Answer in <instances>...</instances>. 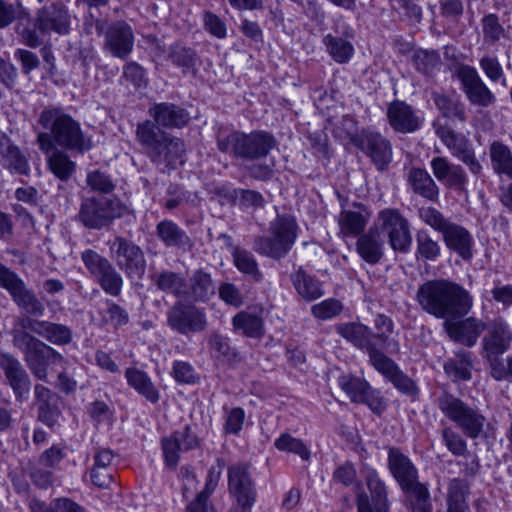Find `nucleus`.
Instances as JSON below:
<instances>
[{
	"instance_id": "nucleus-1",
	"label": "nucleus",
	"mask_w": 512,
	"mask_h": 512,
	"mask_svg": "<svg viewBox=\"0 0 512 512\" xmlns=\"http://www.w3.org/2000/svg\"><path fill=\"white\" fill-rule=\"evenodd\" d=\"M415 299L421 309L437 319L467 316L473 308V296L457 282L440 278L419 286Z\"/></svg>"
},
{
	"instance_id": "nucleus-2",
	"label": "nucleus",
	"mask_w": 512,
	"mask_h": 512,
	"mask_svg": "<svg viewBox=\"0 0 512 512\" xmlns=\"http://www.w3.org/2000/svg\"><path fill=\"white\" fill-rule=\"evenodd\" d=\"M216 140L219 151L247 161L266 157L277 144L275 137L267 131L244 133L227 127L218 129Z\"/></svg>"
},
{
	"instance_id": "nucleus-3",
	"label": "nucleus",
	"mask_w": 512,
	"mask_h": 512,
	"mask_svg": "<svg viewBox=\"0 0 512 512\" xmlns=\"http://www.w3.org/2000/svg\"><path fill=\"white\" fill-rule=\"evenodd\" d=\"M419 219L442 235L446 248L465 261L473 258L474 238L464 226L453 222L440 210L432 206H422L417 211Z\"/></svg>"
},
{
	"instance_id": "nucleus-4",
	"label": "nucleus",
	"mask_w": 512,
	"mask_h": 512,
	"mask_svg": "<svg viewBox=\"0 0 512 512\" xmlns=\"http://www.w3.org/2000/svg\"><path fill=\"white\" fill-rule=\"evenodd\" d=\"M441 413L469 439H477L485 433L488 420L475 404L468 403L447 390L436 398Z\"/></svg>"
},
{
	"instance_id": "nucleus-5",
	"label": "nucleus",
	"mask_w": 512,
	"mask_h": 512,
	"mask_svg": "<svg viewBox=\"0 0 512 512\" xmlns=\"http://www.w3.org/2000/svg\"><path fill=\"white\" fill-rule=\"evenodd\" d=\"M39 123L53 134L54 142L62 148L83 153L92 147L90 138L84 135L80 124L62 108L44 109L39 116Z\"/></svg>"
},
{
	"instance_id": "nucleus-6",
	"label": "nucleus",
	"mask_w": 512,
	"mask_h": 512,
	"mask_svg": "<svg viewBox=\"0 0 512 512\" xmlns=\"http://www.w3.org/2000/svg\"><path fill=\"white\" fill-rule=\"evenodd\" d=\"M298 224L290 214H278L269 224V236L254 239L253 249L260 255L279 260L285 257L297 239Z\"/></svg>"
},
{
	"instance_id": "nucleus-7",
	"label": "nucleus",
	"mask_w": 512,
	"mask_h": 512,
	"mask_svg": "<svg viewBox=\"0 0 512 512\" xmlns=\"http://www.w3.org/2000/svg\"><path fill=\"white\" fill-rule=\"evenodd\" d=\"M81 260L91 279L108 295L121 294L124 280L111 261L93 249L81 252Z\"/></svg>"
},
{
	"instance_id": "nucleus-8",
	"label": "nucleus",
	"mask_w": 512,
	"mask_h": 512,
	"mask_svg": "<svg viewBox=\"0 0 512 512\" xmlns=\"http://www.w3.org/2000/svg\"><path fill=\"white\" fill-rule=\"evenodd\" d=\"M123 210L117 199L88 197L82 200L77 217L86 228L99 230L120 218Z\"/></svg>"
},
{
	"instance_id": "nucleus-9",
	"label": "nucleus",
	"mask_w": 512,
	"mask_h": 512,
	"mask_svg": "<svg viewBox=\"0 0 512 512\" xmlns=\"http://www.w3.org/2000/svg\"><path fill=\"white\" fill-rule=\"evenodd\" d=\"M227 476L228 492L234 501L229 512H252L257 499V489L249 466L244 463L232 464L228 468Z\"/></svg>"
},
{
	"instance_id": "nucleus-10",
	"label": "nucleus",
	"mask_w": 512,
	"mask_h": 512,
	"mask_svg": "<svg viewBox=\"0 0 512 512\" xmlns=\"http://www.w3.org/2000/svg\"><path fill=\"white\" fill-rule=\"evenodd\" d=\"M112 258L129 279H141L146 271V258L140 246L133 241L116 236L109 243Z\"/></svg>"
},
{
	"instance_id": "nucleus-11",
	"label": "nucleus",
	"mask_w": 512,
	"mask_h": 512,
	"mask_svg": "<svg viewBox=\"0 0 512 512\" xmlns=\"http://www.w3.org/2000/svg\"><path fill=\"white\" fill-rule=\"evenodd\" d=\"M0 288L5 289L15 304L28 314L41 317L45 308L36 294L29 289L24 280L9 267L0 262Z\"/></svg>"
},
{
	"instance_id": "nucleus-12",
	"label": "nucleus",
	"mask_w": 512,
	"mask_h": 512,
	"mask_svg": "<svg viewBox=\"0 0 512 512\" xmlns=\"http://www.w3.org/2000/svg\"><path fill=\"white\" fill-rule=\"evenodd\" d=\"M378 228L388 238L390 247L397 252L407 253L412 245L409 220L396 208H385L378 212Z\"/></svg>"
},
{
	"instance_id": "nucleus-13",
	"label": "nucleus",
	"mask_w": 512,
	"mask_h": 512,
	"mask_svg": "<svg viewBox=\"0 0 512 512\" xmlns=\"http://www.w3.org/2000/svg\"><path fill=\"white\" fill-rule=\"evenodd\" d=\"M167 324L179 334L188 335L204 331L207 318L203 309L178 300L167 312Z\"/></svg>"
},
{
	"instance_id": "nucleus-14",
	"label": "nucleus",
	"mask_w": 512,
	"mask_h": 512,
	"mask_svg": "<svg viewBox=\"0 0 512 512\" xmlns=\"http://www.w3.org/2000/svg\"><path fill=\"white\" fill-rule=\"evenodd\" d=\"M454 75L460 81L461 88L472 105L485 108L495 103V95L484 83L476 68L461 64L455 68Z\"/></svg>"
},
{
	"instance_id": "nucleus-15",
	"label": "nucleus",
	"mask_w": 512,
	"mask_h": 512,
	"mask_svg": "<svg viewBox=\"0 0 512 512\" xmlns=\"http://www.w3.org/2000/svg\"><path fill=\"white\" fill-rule=\"evenodd\" d=\"M338 384L352 402L365 404L376 414L385 410L384 398L366 380L353 375H341Z\"/></svg>"
},
{
	"instance_id": "nucleus-16",
	"label": "nucleus",
	"mask_w": 512,
	"mask_h": 512,
	"mask_svg": "<svg viewBox=\"0 0 512 512\" xmlns=\"http://www.w3.org/2000/svg\"><path fill=\"white\" fill-rule=\"evenodd\" d=\"M351 142L370 157L379 171L385 170L392 161L391 143L378 132L363 130L351 137Z\"/></svg>"
},
{
	"instance_id": "nucleus-17",
	"label": "nucleus",
	"mask_w": 512,
	"mask_h": 512,
	"mask_svg": "<svg viewBox=\"0 0 512 512\" xmlns=\"http://www.w3.org/2000/svg\"><path fill=\"white\" fill-rule=\"evenodd\" d=\"M369 362L386 380L391 382L396 389L407 395H414L418 392V388L414 381L408 377L397 363L386 356L377 347L369 354Z\"/></svg>"
},
{
	"instance_id": "nucleus-18",
	"label": "nucleus",
	"mask_w": 512,
	"mask_h": 512,
	"mask_svg": "<svg viewBox=\"0 0 512 512\" xmlns=\"http://www.w3.org/2000/svg\"><path fill=\"white\" fill-rule=\"evenodd\" d=\"M436 135L449 149L451 154L469 168L471 173L475 175L481 173L482 165L476 158L473 146L466 136L461 133H456L447 126L437 127Z\"/></svg>"
},
{
	"instance_id": "nucleus-19",
	"label": "nucleus",
	"mask_w": 512,
	"mask_h": 512,
	"mask_svg": "<svg viewBox=\"0 0 512 512\" xmlns=\"http://www.w3.org/2000/svg\"><path fill=\"white\" fill-rule=\"evenodd\" d=\"M486 334L481 340L483 359L502 356L512 345V329L502 317L494 318L486 324Z\"/></svg>"
},
{
	"instance_id": "nucleus-20",
	"label": "nucleus",
	"mask_w": 512,
	"mask_h": 512,
	"mask_svg": "<svg viewBox=\"0 0 512 512\" xmlns=\"http://www.w3.org/2000/svg\"><path fill=\"white\" fill-rule=\"evenodd\" d=\"M443 327L448 337L465 347H474L483 331L486 329V323L477 317H454L449 318L443 323Z\"/></svg>"
},
{
	"instance_id": "nucleus-21",
	"label": "nucleus",
	"mask_w": 512,
	"mask_h": 512,
	"mask_svg": "<svg viewBox=\"0 0 512 512\" xmlns=\"http://www.w3.org/2000/svg\"><path fill=\"white\" fill-rule=\"evenodd\" d=\"M0 369L3 371L16 401L27 400L31 390V380L21 362L11 353L0 350Z\"/></svg>"
},
{
	"instance_id": "nucleus-22",
	"label": "nucleus",
	"mask_w": 512,
	"mask_h": 512,
	"mask_svg": "<svg viewBox=\"0 0 512 512\" xmlns=\"http://www.w3.org/2000/svg\"><path fill=\"white\" fill-rule=\"evenodd\" d=\"M199 439L189 425L176 430L161 441L164 462L166 466L175 469L180 460V453L199 447Z\"/></svg>"
},
{
	"instance_id": "nucleus-23",
	"label": "nucleus",
	"mask_w": 512,
	"mask_h": 512,
	"mask_svg": "<svg viewBox=\"0 0 512 512\" xmlns=\"http://www.w3.org/2000/svg\"><path fill=\"white\" fill-rule=\"evenodd\" d=\"M24 361L34 377L41 381L48 379V367L51 364L64 366L65 358L45 342L24 355Z\"/></svg>"
},
{
	"instance_id": "nucleus-24",
	"label": "nucleus",
	"mask_w": 512,
	"mask_h": 512,
	"mask_svg": "<svg viewBox=\"0 0 512 512\" xmlns=\"http://www.w3.org/2000/svg\"><path fill=\"white\" fill-rule=\"evenodd\" d=\"M387 466L401 489H406L418 481L417 467L398 447L392 446L388 448Z\"/></svg>"
},
{
	"instance_id": "nucleus-25",
	"label": "nucleus",
	"mask_w": 512,
	"mask_h": 512,
	"mask_svg": "<svg viewBox=\"0 0 512 512\" xmlns=\"http://www.w3.org/2000/svg\"><path fill=\"white\" fill-rule=\"evenodd\" d=\"M216 294L212 275L203 268L192 272L184 286L183 299L191 303H207Z\"/></svg>"
},
{
	"instance_id": "nucleus-26",
	"label": "nucleus",
	"mask_w": 512,
	"mask_h": 512,
	"mask_svg": "<svg viewBox=\"0 0 512 512\" xmlns=\"http://www.w3.org/2000/svg\"><path fill=\"white\" fill-rule=\"evenodd\" d=\"M134 46V34L131 26L118 21L109 26L105 34V48L117 58L126 59Z\"/></svg>"
},
{
	"instance_id": "nucleus-27",
	"label": "nucleus",
	"mask_w": 512,
	"mask_h": 512,
	"mask_svg": "<svg viewBox=\"0 0 512 512\" xmlns=\"http://www.w3.org/2000/svg\"><path fill=\"white\" fill-rule=\"evenodd\" d=\"M36 27L43 34L51 31L61 35L67 34L70 29L68 9L58 3L39 9L36 16Z\"/></svg>"
},
{
	"instance_id": "nucleus-28",
	"label": "nucleus",
	"mask_w": 512,
	"mask_h": 512,
	"mask_svg": "<svg viewBox=\"0 0 512 512\" xmlns=\"http://www.w3.org/2000/svg\"><path fill=\"white\" fill-rule=\"evenodd\" d=\"M387 119L396 132L408 134L420 129L422 119L415 110L403 101H393L387 108Z\"/></svg>"
},
{
	"instance_id": "nucleus-29",
	"label": "nucleus",
	"mask_w": 512,
	"mask_h": 512,
	"mask_svg": "<svg viewBox=\"0 0 512 512\" xmlns=\"http://www.w3.org/2000/svg\"><path fill=\"white\" fill-rule=\"evenodd\" d=\"M185 151L184 142L180 138L168 134L165 140L157 146L150 160L163 170L175 169L184 163Z\"/></svg>"
},
{
	"instance_id": "nucleus-30",
	"label": "nucleus",
	"mask_w": 512,
	"mask_h": 512,
	"mask_svg": "<svg viewBox=\"0 0 512 512\" xmlns=\"http://www.w3.org/2000/svg\"><path fill=\"white\" fill-rule=\"evenodd\" d=\"M148 113L156 125L164 128H182L190 120L184 108L169 102L155 103Z\"/></svg>"
},
{
	"instance_id": "nucleus-31",
	"label": "nucleus",
	"mask_w": 512,
	"mask_h": 512,
	"mask_svg": "<svg viewBox=\"0 0 512 512\" xmlns=\"http://www.w3.org/2000/svg\"><path fill=\"white\" fill-rule=\"evenodd\" d=\"M58 397L48 387L42 384L34 386V404L38 410V420L50 428L58 424L60 410L57 405Z\"/></svg>"
},
{
	"instance_id": "nucleus-32",
	"label": "nucleus",
	"mask_w": 512,
	"mask_h": 512,
	"mask_svg": "<svg viewBox=\"0 0 512 512\" xmlns=\"http://www.w3.org/2000/svg\"><path fill=\"white\" fill-rule=\"evenodd\" d=\"M335 329L341 337L367 354L377 347L372 329L360 322L341 323Z\"/></svg>"
},
{
	"instance_id": "nucleus-33",
	"label": "nucleus",
	"mask_w": 512,
	"mask_h": 512,
	"mask_svg": "<svg viewBox=\"0 0 512 512\" xmlns=\"http://www.w3.org/2000/svg\"><path fill=\"white\" fill-rule=\"evenodd\" d=\"M371 213L360 203H354L352 209H343L338 216L340 231L345 236H356L365 229Z\"/></svg>"
},
{
	"instance_id": "nucleus-34",
	"label": "nucleus",
	"mask_w": 512,
	"mask_h": 512,
	"mask_svg": "<svg viewBox=\"0 0 512 512\" xmlns=\"http://www.w3.org/2000/svg\"><path fill=\"white\" fill-rule=\"evenodd\" d=\"M473 358L472 352L460 349L445 361L443 365L444 372L454 383L470 381L474 367Z\"/></svg>"
},
{
	"instance_id": "nucleus-35",
	"label": "nucleus",
	"mask_w": 512,
	"mask_h": 512,
	"mask_svg": "<svg viewBox=\"0 0 512 512\" xmlns=\"http://www.w3.org/2000/svg\"><path fill=\"white\" fill-rule=\"evenodd\" d=\"M356 250L367 263H378L384 255V241L378 228H370L361 234L356 243Z\"/></svg>"
},
{
	"instance_id": "nucleus-36",
	"label": "nucleus",
	"mask_w": 512,
	"mask_h": 512,
	"mask_svg": "<svg viewBox=\"0 0 512 512\" xmlns=\"http://www.w3.org/2000/svg\"><path fill=\"white\" fill-rule=\"evenodd\" d=\"M235 332L249 338H261L265 334L264 320L261 311L242 310L232 318Z\"/></svg>"
},
{
	"instance_id": "nucleus-37",
	"label": "nucleus",
	"mask_w": 512,
	"mask_h": 512,
	"mask_svg": "<svg viewBox=\"0 0 512 512\" xmlns=\"http://www.w3.org/2000/svg\"><path fill=\"white\" fill-rule=\"evenodd\" d=\"M150 280L158 291L183 299L184 286L187 282L183 273L162 269L152 273Z\"/></svg>"
},
{
	"instance_id": "nucleus-38",
	"label": "nucleus",
	"mask_w": 512,
	"mask_h": 512,
	"mask_svg": "<svg viewBox=\"0 0 512 512\" xmlns=\"http://www.w3.org/2000/svg\"><path fill=\"white\" fill-rule=\"evenodd\" d=\"M156 235L166 246L186 250L192 246L191 238L178 224L164 219L156 225Z\"/></svg>"
},
{
	"instance_id": "nucleus-39",
	"label": "nucleus",
	"mask_w": 512,
	"mask_h": 512,
	"mask_svg": "<svg viewBox=\"0 0 512 512\" xmlns=\"http://www.w3.org/2000/svg\"><path fill=\"white\" fill-rule=\"evenodd\" d=\"M291 281L297 294L307 302L319 299L324 295L322 283L302 267L291 274Z\"/></svg>"
},
{
	"instance_id": "nucleus-40",
	"label": "nucleus",
	"mask_w": 512,
	"mask_h": 512,
	"mask_svg": "<svg viewBox=\"0 0 512 512\" xmlns=\"http://www.w3.org/2000/svg\"><path fill=\"white\" fill-rule=\"evenodd\" d=\"M407 181L413 193L433 202L438 199L439 187L425 169L411 168Z\"/></svg>"
},
{
	"instance_id": "nucleus-41",
	"label": "nucleus",
	"mask_w": 512,
	"mask_h": 512,
	"mask_svg": "<svg viewBox=\"0 0 512 512\" xmlns=\"http://www.w3.org/2000/svg\"><path fill=\"white\" fill-rule=\"evenodd\" d=\"M0 155L4 166L14 173L27 175L29 164L20 149L11 143L9 137L0 130Z\"/></svg>"
},
{
	"instance_id": "nucleus-42",
	"label": "nucleus",
	"mask_w": 512,
	"mask_h": 512,
	"mask_svg": "<svg viewBox=\"0 0 512 512\" xmlns=\"http://www.w3.org/2000/svg\"><path fill=\"white\" fill-rule=\"evenodd\" d=\"M125 377L128 385L147 401L152 404H156L159 401V390L146 372L138 368L129 367L125 371Z\"/></svg>"
},
{
	"instance_id": "nucleus-43",
	"label": "nucleus",
	"mask_w": 512,
	"mask_h": 512,
	"mask_svg": "<svg viewBox=\"0 0 512 512\" xmlns=\"http://www.w3.org/2000/svg\"><path fill=\"white\" fill-rule=\"evenodd\" d=\"M169 133L161 130L152 120H145L138 123L136 138L149 158L156 151L157 146L165 140Z\"/></svg>"
},
{
	"instance_id": "nucleus-44",
	"label": "nucleus",
	"mask_w": 512,
	"mask_h": 512,
	"mask_svg": "<svg viewBox=\"0 0 512 512\" xmlns=\"http://www.w3.org/2000/svg\"><path fill=\"white\" fill-rule=\"evenodd\" d=\"M228 240L227 246L231 249L233 262L236 268L243 274L251 278L252 281L259 283L263 279V273L260 271L257 260L254 255L238 246H233L231 237L224 235Z\"/></svg>"
},
{
	"instance_id": "nucleus-45",
	"label": "nucleus",
	"mask_w": 512,
	"mask_h": 512,
	"mask_svg": "<svg viewBox=\"0 0 512 512\" xmlns=\"http://www.w3.org/2000/svg\"><path fill=\"white\" fill-rule=\"evenodd\" d=\"M167 58L180 68L183 74L195 73L199 64L197 52L181 43H174L168 49Z\"/></svg>"
},
{
	"instance_id": "nucleus-46",
	"label": "nucleus",
	"mask_w": 512,
	"mask_h": 512,
	"mask_svg": "<svg viewBox=\"0 0 512 512\" xmlns=\"http://www.w3.org/2000/svg\"><path fill=\"white\" fill-rule=\"evenodd\" d=\"M208 346L212 357L222 363L234 365L241 361L239 352L230 345L229 338L218 332L210 334Z\"/></svg>"
},
{
	"instance_id": "nucleus-47",
	"label": "nucleus",
	"mask_w": 512,
	"mask_h": 512,
	"mask_svg": "<svg viewBox=\"0 0 512 512\" xmlns=\"http://www.w3.org/2000/svg\"><path fill=\"white\" fill-rule=\"evenodd\" d=\"M492 170L499 176L512 179V151L501 141H494L489 147Z\"/></svg>"
},
{
	"instance_id": "nucleus-48",
	"label": "nucleus",
	"mask_w": 512,
	"mask_h": 512,
	"mask_svg": "<svg viewBox=\"0 0 512 512\" xmlns=\"http://www.w3.org/2000/svg\"><path fill=\"white\" fill-rule=\"evenodd\" d=\"M432 99L444 117L460 122L466 121L465 105L461 102L459 96L433 92Z\"/></svg>"
},
{
	"instance_id": "nucleus-49",
	"label": "nucleus",
	"mask_w": 512,
	"mask_h": 512,
	"mask_svg": "<svg viewBox=\"0 0 512 512\" xmlns=\"http://www.w3.org/2000/svg\"><path fill=\"white\" fill-rule=\"evenodd\" d=\"M38 336L58 346L68 345L73 339L72 330L68 326L46 320L41 321Z\"/></svg>"
},
{
	"instance_id": "nucleus-50",
	"label": "nucleus",
	"mask_w": 512,
	"mask_h": 512,
	"mask_svg": "<svg viewBox=\"0 0 512 512\" xmlns=\"http://www.w3.org/2000/svg\"><path fill=\"white\" fill-rule=\"evenodd\" d=\"M442 248L427 230L421 229L416 233V257L423 261H436L441 255Z\"/></svg>"
},
{
	"instance_id": "nucleus-51",
	"label": "nucleus",
	"mask_w": 512,
	"mask_h": 512,
	"mask_svg": "<svg viewBox=\"0 0 512 512\" xmlns=\"http://www.w3.org/2000/svg\"><path fill=\"white\" fill-rule=\"evenodd\" d=\"M362 475L369 491L368 495L370 500L390 502L388 498V487L376 469L370 466H364L362 468Z\"/></svg>"
},
{
	"instance_id": "nucleus-52",
	"label": "nucleus",
	"mask_w": 512,
	"mask_h": 512,
	"mask_svg": "<svg viewBox=\"0 0 512 512\" xmlns=\"http://www.w3.org/2000/svg\"><path fill=\"white\" fill-rule=\"evenodd\" d=\"M50 171L60 180H68L75 172L76 163L63 151L54 150L47 158Z\"/></svg>"
},
{
	"instance_id": "nucleus-53",
	"label": "nucleus",
	"mask_w": 512,
	"mask_h": 512,
	"mask_svg": "<svg viewBox=\"0 0 512 512\" xmlns=\"http://www.w3.org/2000/svg\"><path fill=\"white\" fill-rule=\"evenodd\" d=\"M401 490L408 494L413 512H432L430 493L425 484L418 480L408 488Z\"/></svg>"
},
{
	"instance_id": "nucleus-54",
	"label": "nucleus",
	"mask_w": 512,
	"mask_h": 512,
	"mask_svg": "<svg viewBox=\"0 0 512 512\" xmlns=\"http://www.w3.org/2000/svg\"><path fill=\"white\" fill-rule=\"evenodd\" d=\"M330 56L338 63H346L354 53L353 45L346 39L328 34L323 39Z\"/></svg>"
},
{
	"instance_id": "nucleus-55",
	"label": "nucleus",
	"mask_w": 512,
	"mask_h": 512,
	"mask_svg": "<svg viewBox=\"0 0 512 512\" xmlns=\"http://www.w3.org/2000/svg\"><path fill=\"white\" fill-rule=\"evenodd\" d=\"M274 446L279 451L296 454L304 461L310 459L311 452L307 445L301 439L295 438L289 433L281 434L274 441Z\"/></svg>"
},
{
	"instance_id": "nucleus-56",
	"label": "nucleus",
	"mask_w": 512,
	"mask_h": 512,
	"mask_svg": "<svg viewBox=\"0 0 512 512\" xmlns=\"http://www.w3.org/2000/svg\"><path fill=\"white\" fill-rule=\"evenodd\" d=\"M483 42L488 45H494L505 37V29L499 21V17L490 13L481 20Z\"/></svg>"
},
{
	"instance_id": "nucleus-57",
	"label": "nucleus",
	"mask_w": 512,
	"mask_h": 512,
	"mask_svg": "<svg viewBox=\"0 0 512 512\" xmlns=\"http://www.w3.org/2000/svg\"><path fill=\"white\" fill-rule=\"evenodd\" d=\"M464 435L455 431L452 427L446 426L441 430V439L447 450L456 457L468 454V445Z\"/></svg>"
},
{
	"instance_id": "nucleus-58",
	"label": "nucleus",
	"mask_w": 512,
	"mask_h": 512,
	"mask_svg": "<svg viewBox=\"0 0 512 512\" xmlns=\"http://www.w3.org/2000/svg\"><path fill=\"white\" fill-rule=\"evenodd\" d=\"M484 360L487 362L490 375L494 380L512 383V355L505 358L494 356Z\"/></svg>"
},
{
	"instance_id": "nucleus-59",
	"label": "nucleus",
	"mask_w": 512,
	"mask_h": 512,
	"mask_svg": "<svg viewBox=\"0 0 512 512\" xmlns=\"http://www.w3.org/2000/svg\"><path fill=\"white\" fill-rule=\"evenodd\" d=\"M467 493L468 485L465 480L460 478L450 480L447 491V508L468 507Z\"/></svg>"
},
{
	"instance_id": "nucleus-60",
	"label": "nucleus",
	"mask_w": 512,
	"mask_h": 512,
	"mask_svg": "<svg viewBox=\"0 0 512 512\" xmlns=\"http://www.w3.org/2000/svg\"><path fill=\"white\" fill-rule=\"evenodd\" d=\"M357 512H390V502L370 500L368 493L358 484L355 493Z\"/></svg>"
},
{
	"instance_id": "nucleus-61",
	"label": "nucleus",
	"mask_w": 512,
	"mask_h": 512,
	"mask_svg": "<svg viewBox=\"0 0 512 512\" xmlns=\"http://www.w3.org/2000/svg\"><path fill=\"white\" fill-rule=\"evenodd\" d=\"M412 61L418 71L430 74L439 66L440 56L436 51L420 49L414 53Z\"/></svg>"
},
{
	"instance_id": "nucleus-62",
	"label": "nucleus",
	"mask_w": 512,
	"mask_h": 512,
	"mask_svg": "<svg viewBox=\"0 0 512 512\" xmlns=\"http://www.w3.org/2000/svg\"><path fill=\"white\" fill-rule=\"evenodd\" d=\"M122 78L136 89L147 87L149 82L146 70L135 61L127 62L123 66Z\"/></svg>"
},
{
	"instance_id": "nucleus-63",
	"label": "nucleus",
	"mask_w": 512,
	"mask_h": 512,
	"mask_svg": "<svg viewBox=\"0 0 512 512\" xmlns=\"http://www.w3.org/2000/svg\"><path fill=\"white\" fill-rule=\"evenodd\" d=\"M341 301L329 298L311 307L312 315L319 320H329L338 316L343 311Z\"/></svg>"
},
{
	"instance_id": "nucleus-64",
	"label": "nucleus",
	"mask_w": 512,
	"mask_h": 512,
	"mask_svg": "<svg viewBox=\"0 0 512 512\" xmlns=\"http://www.w3.org/2000/svg\"><path fill=\"white\" fill-rule=\"evenodd\" d=\"M105 305L106 309L103 319L107 324L115 328H120L129 323V313L124 307L112 300H106Z\"/></svg>"
}]
</instances>
